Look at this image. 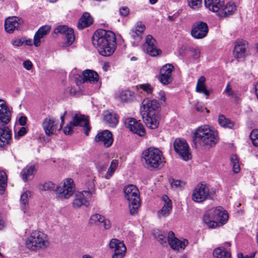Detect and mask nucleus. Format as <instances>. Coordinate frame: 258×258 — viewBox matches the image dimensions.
Wrapping results in <instances>:
<instances>
[{"label": "nucleus", "instance_id": "nucleus-42", "mask_svg": "<svg viewBox=\"0 0 258 258\" xmlns=\"http://www.w3.org/2000/svg\"><path fill=\"white\" fill-rule=\"evenodd\" d=\"M30 194L29 191H25L23 193L20 198V202L21 204L23 205L22 207V210L25 212V210H26L28 208V196Z\"/></svg>", "mask_w": 258, "mask_h": 258}, {"label": "nucleus", "instance_id": "nucleus-55", "mask_svg": "<svg viewBox=\"0 0 258 258\" xmlns=\"http://www.w3.org/2000/svg\"><path fill=\"white\" fill-rule=\"evenodd\" d=\"M101 224H103V226L105 229H108L111 227V224L110 221L106 219L104 217L103 221H101Z\"/></svg>", "mask_w": 258, "mask_h": 258}, {"label": "nucleus", "instance_id": "nucleus-27", "mask_svg": "<svg viewBox=\"0 0 258 258\" xmlns=\"http://www.w3.org/2000/svg\"><path fill=\"white\" fill-rule=\"evenodd\" d=\"M51 27L48 25L41 26L34 36L33 44L38 47L40 46L41 39L47 35L50 31Z\"/></svg>", "mask_w": 258, "mask_h": 258}, {"label": "nucleus", "instance_id": "nucleus-9", "mask_svg": "<svg viewBox=\"0 0 258 258\" xmlns=\"http://www.w3.org/2000/svg\"><path fill=\"white\" fill-rule=\"evenodd\" d=\"M75 126L83 127L84 132L86 136H88L91 130L89 120L85 118V116L80 113H76L72 117V120L66 125L63 130L66 135H69L73 133Z\"/></svg>", "mask_w": 258, "mask_h": 258}, {"label": "nucleus", "instance_id": "nucleus-50", "mask_svg": "<svg viewBox=\"0 0 258 258\" xmlns=\"http://www.w3.org/2000/svg\"><path fill=\"white\" fill-rule=\"evenodd\" d=\"M12 44L15 46L20 47L24 43V39H15L12 40Z\"/></svg>", "mask_w": 258, "mask_h": 258}, {"label": "nucleus", "instance_id": "nucleus-1", "mask_svg": "<svg viewBox=\"0 0 258 258\" xmlns=\"http://www.w3.org/2000/svg\"><path fill=\"white\" fill-rule=\"evenodd\" d=\"M91 40L98 53L103 56H110L116 48V35L112 31L97 29L92 36Z\"/></svg>", "mask_w": 258, "mask_h": 258}, {"label": "nucleus", "instance_id": "nucleus-10", "mask_svg": "<svg viewBox=\"0 0 258 258\" xmlns=\"http://www.w3.org/2000/svg\"><path fill=\"white\" fill-rule=\"evenodd\" d=\"M214 194L206 184L199 183L193 190L192 200L196 203H203L207 200L213 199Z\"/></svg>", "mask_w": 258, "mask_h": 258}, {"label": "nucleus", "instance_id": "nucleus-44", "mask_svg": "<svg viewBox=\"0 0 258 258\" xmlns=\"http://www.w3.org/2000/svg\"><path fill=\"white\" fill-rule=\"evenodd\" d=\"M250 138L254 146L258 147V130H253L250 135Z\"/></svg>", "mask_w": 258, "mask_h": 258}, {"label": "nucleus", "instance_id": "nucleus-60", "mask_svg": "<svg viewBox=\"0 0 258 258\" xmlns=\"http://www.w3.org/2000/svg\"><path fill=\"white\" fill-rule=\"evenodd\" d=\"M232 168H233V171L234 173H238L240 170V167L239 162H238V163H237V164H233V165L232 166Z\"/></svg>", "mask_w": 258, "mask_h": 258}, {"label": "nucleus", "instance_id": "nucleus-63", "mask_svg": "<svg viewBox=\"0 0 258 258\" xmlns=\"http://www.w3.org/2000/svg\"><path fill=\"white\" fill-rule=\"evenodd\" d=\"M24 43L26 45H29V46H32L33 45L32 40L31 39H29L27 40L24 39Z\"/></svg>", "mask_w": 258, "mask_h": 258}, {"label": "nucleus", "instance_id": "nucleus-25", "mask_svg": "<svg viewBox=\"0 0 258 258\" xmlns=\"http://www.w3.org/2000/svg\"><path fill=\"white\" fill-rule=\"evenodd\" d=\"M58 121H56L54 118L46 117L44 119L42 127L46 135L50 136L54 135L57 131Z\"/></svg>", "mask_w": 258, "mask_h": 258}, {"label": "nucleus", "instance_id": "nucleus-6", "mask_svg": "<svg viewBox=\"0 0 258 258\" xmlns=\"http://www.w3.org/2000/svg\"><path fill=\"white\" fill-rule=\"evenodd\" d=\"M228 219V214L222 207L208 211L203 218V222L211 229L221 226L226 224Z\"/></svg>", "mask_w": 258, "mask_h": 258}, {"label": "nucleus", "instance_id": "nucleus-34", "mask_svg": "<svg viewBox=\"0 0 258 258\" xmlns=\"http://www.w3.org/2000/svg\"><path fill=\"white\" fill-rule=\"evenodd\" d=\"M218 121L220 126L224 128L230 129L234 128V122L231 121L230 119L226 118L223 114H220L219 115Z\"/></svg>", "mask_w": 258, "mask_h": 258}, {"label": "nucleus", "instance_id": "nucleus-18", "mask_svg": "<svg viewBox=\"0 0 258 258\" xmlns=\"http://www.w3.org/2000/svg\"><path fill=\"white\" fill-rule=\"evenodd\" d=\"M92 196L91 191L83 190L76 194L75 198L73 202V206L75 208H80L82 206L88 207L90 203L88 199H90Z\"/></svg>", "mask_w": 258, "mask_h": 258}, {"label": "nucleus", "instance_id": "nucleus-30", "mask_svg": "<svg viewBox=\"0 0 258 258\" xmlns=\"http://www.w3.org/2000/svg\"><path fill=\"white\" fill-rule=\"evenodd\" d=\"M162 199L164 204L161 209L158 212V216L159 217L168 216L172 209V201L167 195H163Z\"/></svg>", "mask_w": 258, "mask_h": 258}, {"label": "nucleus", "instance_id": "nucleus-59", "mask_svg": "<svg viewBox=\"0 0 258 258\" xmlns=\"http://www.w3.org/2000/svg\"><path fill=\"white\" fill-rule=\"evenodd\" d=\"M27 134V130L25 127H21L18 132V135L19 137H22Z\"/></svg>", "mask_w": 258, "mask_h": 258}, {"label": "nucleus", "instance_id": "nucleus-23", "mask_svg": "<svg viewBox=\"0 0 258 258\" xmlns=\"http://www.w3.org/2000/svg\"><path fill=\"white\" fill-rule=\"evenodd\" d=\"M12 131L7 126L0 127V150H4L11 145Z\"/></svg>", "mask_w": 258, "mask_h": 258}, {"label": "nucleus", "instance_id": "nucleus-29", "mask_svg": "<svg viewBox=\"0 0 258 258\" xmlns=\"http://www.w3.org/2000/svg\"><path fill=\"white\" fill-rule=\"evenodd\" d=\"M103 120L109 126L114 127L118 123L119 116L115 113L110 112L108 110H105L103 112Z\"/></svg>", "mask_w": 258, "mask_h": 258}, {"label": "nucleus", "instance_id": "nucleus-22", "mask_svg": "<svg viewBox=\"0 0 258 258\" xmlns=\"http://www.w3.org/2000/svg\"><path fill=\"white\" fill-rule=\"evenodd\" d=\"M23 23V21L20 17L16 16L9 17L5 21V30L9 33H12L15 30L20 29Z\"/></svg>", "mask_w": 258, "mask_h": 258}, {"label": "nucleus", "instance_id": "nucleus-48", "mask_svg": "<svg viewBox=\"0 0 258 258\" xmlns=\"http://www.w3.org/2000/svg\"><path fill=\"white\" fill-rule=\"evenodd\" d=\"M190 51L192 53V57L194 59H198L200 57L201 51L199 47L191 48Z\"/></svg>", "mask_w": 258, "mask_h": 258}, {"label": "nucleus", "instance_id": "nucleus-19", "mask_svg": "<svg viewBox=\"0 0 258 258\" xmlns=\"http://www.w3.org/2000/svg\"><path fill=\"white\" fill-rule=\"evenodd\" d=\"M248 43L242 39H238L234 42L233 55L237 60L243 59L247 55L246 48Z\"/></svg>", "mask_w": 258, "mask_h": 258}, {"label": "nucleus", "instance_id": "nucleus-15", "mask_svg": "<svg viewBox=\"0 0 258 258\" xmlns=\"http://www.w3.org/2000/svg\"><path fill=\"white\" fill-rule=\"evenodd\" d=\"M174 70V67L172 64L167 63L163 66L160 71L159 81L163 85L171 84L173 80L172 73Z\"/></svg>", "mask_w": 258, "mask_h": 258}, {"label": "nucleus", "instance_id": "nucleus-49", "mask_svg": "<svg viewBox=\"0 0 258 258\" xmlns=\"http://www.w3.org/2000/svg\"><path fill=\"white\" fill-rule=\"evenodd\" d=\"M130 9L126 7H121L119 9V14L122 17H127L130 14Z\"/></svg>", "mask_w": 258, "mask_h": 258}, {"label": "nucleus", "instance_id": "nucleus-37", "mask_svg": "<svg viewBox=\"0 0 258 258\" xmlns=\"http://www.w3.org/2000/svg\"><path fill=\"white\" fill-rule=\"evenodd\" d=\"M8 177L6 173L0 170V195L4 194L7 186Z\"/></svg>", "mask_w": 258, "mask_h": 258}, {"label": "nucleus", "instance_id": "nucleus-64", "mask_svg": "<svg viewBox=\"0 0 258 258\" xmlns=\"http://www.w3.org/2000/svg\"><path fill=\"white\" fill-rule=\"evenodd\" d=\"M254 89H255V94H256V96L258 99V82L255 84Z\"/></svg>", "mask_w": 258, "mask_h": 258}, {"label": "nucleus", "instance_id": "nucleus-41", "mask_svg": "<svg viewBox=\"0 0 258 258\" xmlns=\"http://www.w3.org/2000/svg\"><path fill=\"white\" fill-rule=\"evenodd\" d=\"M104 216L99 214H95L92 215L89 219V224L92 226L94 224L99 225L101 221H103Z\"/></svg>", "mask_w": 258, "mask_h": 258}, {"label": "nucleus", "instance_id": "nucleus-7", "mask_svg": "<svg viewBox=\"0 0 258 258\" xmlns=\"http://www.w3.org/2000/svg\"><path fill=\"white\" fill-rule=\"evenodd\" d=\"M26 246L30 250L39 251L48 247L49 242L46 234L40 231H33L26 240Z\"/></svg>", "mask_w": 258, "mask_h": 258}, {"label": "nucleus", "instance_id": "nucleus-54", "mask_svg": "<svg viewBox=\"0 0 258 258\" xmlns=\"http://www.w3.org/2000/svg\"><path fill=\"white\" fill-rule=\"evenodd\" d=\"M195 109L197 111L199 112H203L205 110H206V111L207 112H209V110L207 109L206 107H205L200 104H197L196 105Z\"/></svg>", "mask_w": 258, "mask_h": 258}, {"label": "nucleus", "instance_id": "nucleus-47", "mask_svg": "<svg viewBox=\"0 0 258 258\" xmlns=\"http://www.w3.org/2000/svg\"><path fill=\"white\" fill-rule=\"evenodd\" d=\"M139 86L140 88L147 93L151 94L152 93L153 88L151 87L150 84L148 83L140 84Z\"/></svg>", "mask_w": 258, "mask_h": 258}, {"label": "nucleus", "instance_id": "nucleus-5", "mask_svg": "<svg viewBox=\"0 0 258 258\" xmlns=\"http://www.w3.org/2000/svg\"><path fill=\"white\" fill-rule=\"evenodd\" d=\"M204 3L206 8L220 18H228L237 10L235 4L231 2L225 4V0H204Z\"/></svg>", "mask_w": 258, "mask_h": 258}, {"label": "nucleus", "instance_id": "nucleus-4", "mask_svg": "<svg viewBox=\"0 0 258 258\" xmlns=\"http://www.w3.org/2000/svg\"><path fill=\"white\" fill-rule=\"evenodd\" d=\"M37 188L40 191L54 190L59 198L68 199L73 195L75 185L73 179L68 178L64 181L62 186H56L54 183L47 181L39 184Z\"/></svg>", "mask_w": 258, "mask_h": 258}, {"label": "nucleus", "instance_id": "nucleus-33", "mask_svg": "<svg viewBox=\"0 0 258 258\" xmlns=\"http://www.w3.org/2000/svg\"><path fill=\"white\" fill-rule=\"evenodd\" d=\"M99 79V75L94 71L86 70L82 73L83 83L89 82L90 83H96Z\"/></svg>", "mask_w": 258, "mask_h": 258}, {"label": "nucleus", "instance_id": "nucleus-13", "mask_svg": "<svg viewBox=\"0 0 258 258\" xmlns=\"http://www.w3.org/2000/svg\"><path fill=\"white\" fill-rule=\"evenodd\" d=\"M124 123L132 133L140 137H143L146 134V130L140 120H137L133 117H128L125 118Z\"/></svg>", "mask_w": 258, "mask_h": 258}, {"label": "nucleus", "instance_id": "nucleus-46", "mask_svg": "<svg viewBox=\"0 0 258 258\" xmlns=\"http://www.w3.org/2000/svg\"><path fill=\"white\" fill-rule=\"evenodd\" d=\"M188 3L190 8L195 9L200 6L202 0H188Z\"/></svg>", "mask_w": 258, "mask_h": 258}, {"label": "nucleus", "instance_id": "nucleus-12", "mask_svg": "<svg viewBox=\"0 0 258 258\" xmlns=\"http://www.w3.org/2000/svg\"><path fill=\"white\" fill-rule=\"evenodd\" d=\"M174 151L184 161H187L191 159V155L189 152V146L184 140L176 139L173 143Z\"/></svg>", "mask_w": 258, "mask_h": 258}, {"label": "nucleus", "instance_id": "nucleus-43", "mask_svg": "<svg viewBox=\"0 0 258 258\" xmlns=\"http://www.w3.org/2000/svg\"><path fill=\"white\" fill-rule=\"evenodd\" d=\"M170 186L173 188H181L185 185V182L180 180H176L173 178L169 179Z\"/></svg>", "mask_w": 258, "mask_h": 258}, {"label": "nucleus", "instance_id": "nucleus-56", "mask_svg": "<svg viewBox=\"0 0 258 258\" xmlns=\"http://www.w3.org/2000/svg\"><path fill=\"white\" fill-rule=\"evenodd\" d=\"M255 253H252L249 255H244L241 252L238 253L237 254L238 258H254L255 256Z\"/></svg>", "mask_w": 258, "mask_h": 258}, {"label": "nucleus", "instance_id": "nucleus-35", "mask_svg": "<svg viewBox=\"0 0 258 258\" xmlns=\"http://www.w3.org/2000/svg\"><path fill=\"white\" fill-rule=\"evenodd\" d=\"M132 96V93L128 90H120L116 94V97L122 103L128 102Z\"/></svg>", "mask_w": 258, "mask_h": 258}, {"label": "nucleus", "instance_id": "nucleus-52", "mask_svg": "<svg viewBox=\"0 0 258 258\" xmlns=\"http://www.w3.org/2000/svg\"><path fill=\"white\" fill-rule=\"evenodd\" d=\"M23 66L26 70L29 71L32 69L33 64L30 60H26L23 61Z\"/></svg>", "mask_w": 258, "mask_h": 258}, {"label": "nucleus", "instance_id": "nucleus-62", "mask_svg": "<svg viewBox=\"0 0 258 258\" xmlns=\"http://www.w3.org/2000/svg\"><path fill=\"white\" fill-rule=\"evenodd\" d=\"M67 90H68L69 93L72 95H75L77 93V91L74 87H69Z\"/></svg>", "mask_w": 258, "mask_h": 258}, {"label": "nucleus", "instance_id": "nucleus-38", "mask_svg": "<svg viewBox=\"0 0 258 258\" xmlns=\"http://www.w3.org/2000/svg\"><path fill=\"white\" fill-rule=\"evenodd\" d=\"M152 234L155 238L162 245L167 244V238L165 234H162V232L158 230H154Z\"/></svg>", "mask_w": 258, "mask_h": 258}, {"label": "nucleus", "instance_id": "nucleus-26", "mask_svg": "<svg viewBox=\"0 0 258 258\" xmlns=\"http://www.w3.org/2000/svg\"><path fill=\"white\" fill-rule=\"evenodd\" d=\"M11 120V112L5 100L0 99V121L4 125Z\"/></svg>", "mask_w": 258, "mask_h": 258}, {"label": "nucleus", "instance_id": "nucleus-51", "mask_svg": "<svg viewBox=\"0 0 258 258\" xmlns=\"http://www.w3.org/2000/svg\"><path fill=\"white\" fill-rule=\"evenodd\" d=\"M224 93H226L228 96L231 97H234L235 95L234 91L230 88V84L229 83L227 84Z\"/></svg>", "mask_w": 258, "mask_h": 258}, {"label": "nucleus", "instance_id": "nucleus-17", "mask_svg": "<svg viewBox=\"0 0 258 258\" xmlns=\"http://www.w3.org/2000/svg\"><path fill=\"white\" fill-rule=\"evenodd\" d=\"M53 32L56 34L60 33L64 35V39H66V46L71 45L75 40L74 30L67 25L58 26L54 30Z\"/></svg>", "mask_w": 258, "mask_h": 258}, {"label": "nucleus", "instance_id": "nucleus-36", "mask_svg": "<svg viewBox=\"0 0 258 258\" xmlns=\"http://www.w3.org/2000/svg\"><path fill=\"white\" fill-rule=\"evenodd\" d=\"M34 171L35 167L34 165L27 166L21 172V176L22 179L25 182H27L30 177L33 176Z\"/></svg>", "mask_w": 258, "mask_h": 258}, {"label": "nucleus", "instance_id": "nucleus-57", "mask_svg": "<svg viewBox=\"0 0 258 258\" xmlns=\"http://www.w3.org/2000/svg\"><path fill=\"white\" fill-rule=\"evenodd\" d=\"M27 118L25 116H21L19 117V123L20 125L24 126L26 124L27 122Z\"/></svg>", "mask_w": 258, "mask_h": 258}, {"label": "nucleus", "instance_id": "nucleus-58", "mask_svg": "<svg viewBox=\"0 0 258 258\" xmlns=\"http://www.w3.org/2000/svg\"><path fill=\"white\" fill-rule=\"evenodd\" d=\"M230 159L232 166L233 165V164H237L238 163V162H239V158L236 155H232L231 156Z\"/></svg>", "mask_w": 258, "mask_h": 258}, {"label": "nucleus", "instance_id": "nucleus-40", "mask_svg": "<svg viewBox=\"0 0 258 258\" xmlns=\"http://www.w3.org/2000/svg\"><path fill=\"white\" fill-rule=\"evenodd\" d=\"M118 166V161L116 160H113L110 163V166L108 169V170L104 176V177L106 179H110L113 174L114 173L115 170Z\"/></svg>", "mask_w": 258, "mask_h": 258}, {"label": "nucleus", "instance_id": "nucleus-45", "mask_svg": "<svg viewBox=\"0 0 258 258\" xmlns=\"http://www.w3.org/2000/svg\"><path fill=\"white\" fill-rule=\"evenodd\" d=\"M196 91L198 92L203 93L206 95V98H208L210 94L209 90L207 89L205 85H197Z\"/></svg>", "mask_w": 258, "mask_h": 258}, {"label": "nucleus", "instance_id": "nucleus-32", "mask_svg": "<svg viewBox=\"0 0 258 258\" xmlns=\"http://www.w3.org/2000/svg\"><path fill=\"white\" fill-rule=\"evenodd\" d=\"M145 29V26L142 22H138L136 27L132 30L130 33L132 37L137 42L141 41L142 34Z\"/></svg>", "mask_w": 258, "mask_h": 258}, {"label": "nucleus", "instance_id": "nucleus-39", "mask_svg": "<svg viewBox=\"0 0 258 258\" xmlns=\"http://www.w3.org/2000/svg\"><path fill=\"white\" fill-rule=\"evenodd\" d=\"M225 253L231 254L228 250L226 249L224 246H220L214 249L213 254L215 258H226Z\"/></svg>", "mask_w": 258, "mask_h": 258}, {"label": "nucleus", "instance_id": "nucleus-24", "mask_svg": "<svg viewBox=\"0 0 258 258\" xmlns=\"http://www.w3.org/2000/svg\"><path fill=\"white\" fill-rule=\"evenodd\" d=\"M167 241L170 247L174 250L184 249L188 243V240L186 239L181 241L175 237L174 233L172 231H170L168 233Z\"/></svg>", "mask_w": 258, "mask_h": 258}, {"label": "nucleus", "instance_id": "nucleus-21", "mask_svg": "<svg viewBox=\"0 0 258 258\" xmlns=\"http://www.w3.org/2000/svg\"><path fill=\"white\" fill-rule=\"evenodd\" d=\"M94 141L99 144H103L105 148H109L113 142L112 134L108 130L103 131L95 136Z\"/></svg>", "mask_w": 258, "mask_h": 258}, {"label": "nucleus", "instance_id": "nucleus-20", "mask_svg": "<svg viewBox=\"0 0 258 258\" xmlns=\"http://www.w3.org/2000/svg\"><path fill=\"white\" fill-rule=\"evenodd\" d=\"M156 42V40L151 35H148L146 37V41L143 45L144 50L152 56H157L162 53V50L157 48L155 45Z\"/></svg>", "mask_w": 258, "mask_h": 258}, {"label": "nucleus", "instance_id": "nucleus-31", "mask_svg": "<svg viewBox=\"0 0 258 258\" xmlns=\"http://www.w3.org/2000/svg\"><path fill=\"white\" fill-rule=\"evenodd\" d=\"M94 22V19L88 12H84L79 19L77 28L79 30H83L89 27Z\"/></svg>", "mask_w": 258, "mask_h": 258}, {"label": "nucleus", "instance_id": "nucleus-14", "mask_svg": "<svg viewBox=\"0 0 258 258\" xmlns=\"http://www.w3.org/2000/svg\"><path fill=\"white\" fill-rule=\"evenodd\" d=\"M209 32L208 24L203 21L195 22L191 30V35L195 38L201 39L205 38Z\"/></svg>", "mask_w": 258, "mask_h": 258}, {"label": "nucleus", "instance_id": "nucleus-3", "mask_svg": "<svg viewBox=\"0 0 258 258\" xmlns=\"http://www.w3.org/2000/svg\"><path fill=\"white\" fill-rule=\"evenodd\" d=\"M141 160L144 167L151 171L162 168L165 163L162 151L153 147L148 148L143 151Z\"/></svg>", "mask_w": 258, "mask_h": 258}, {"label": "nucleus", "instance_id": "nucleus-61", "mask_svg": "<svg viewBox=\"0 0 258 258\" xmlns=\"http://www.w3.org/2000/svg\"><path fill=\"white\" fill-rule=\"evenodd\" d=\"M206 78L204 76H201L198 79L197 85H205Z\"/></svg>", "mask_w": 258, "mask_h": 258}, {"label": "nucleus", "instance_id": "nucleus-53", "mask_svg": "<svg viewBox=\"0 0 258 258\" xmlns=\"http://www.w3.org/2000/svg\"><path fill=\"white\" fill-rule=\"evenodd\" d=\"M158 99L161 103H165L166 102L165 93L163 91H160L158 93Z\"/></svg>", "mask_w": 258, "mask_h": 258}, {"label": "nucleus", "instance_id": "nucleus-28", "mask_svg": "<svg viewBox=\"0 0 258 258\" xmlns=\"http://www.w3.org/2000/svg\"><path fill=\"white\" fill-rule=\"evenodd\" d=\"M143 120L146 126L152 130L156 129L159 125L160 116L159 114L152 115H142Z\"/></svg>", "mask_w": 258, "mask_h": 258}, {"label": "nucleus", "instance_id": "nucleus-16", "mask_svg": "<svg viewBox=\"0 0 258 258\" xmlns=\"http://www.w3.org/2000/svg\"><path fill=\"white\" fill-rule=\"evenodd\" d=\"M109 247L114 251L112 258H123L125 256L126 248L123 241L113 238L109 243Z\"/></svg>", "mask_w": 258, "mask_h": 258}, {"label": "nucleus", "instance_id": "nucleus-11", "mask_svg": "<svg viewBox=\"0 0 258 258\" xmlns=\"http://www.w3.org/2000/svg\"><path fill=\"white\" fill-rule=\"evenodd\" d=\"M160 105L158 100L156 99L150 100L146 99L142 102L141 107L142 115H152L159 114Z\"/></svg>", "mask_w": 258, "mask_h": 258}, {"label": "nucleus", "instance_id": "nucleus-2", "mask_svg": "<svg viewBox=\"0 0 258 258\" xmlns=\"http://www.w3.org/2000/svg\"><path fill=\"white\" fill-rule=\"evenodd\" d=\"M219 141L218 132L213 130L207 125L198 127L193 136V141L195 144H199L208 149L215 146Z\"/></svg>", "mask_w": 258, "mask_h": 258}, {"label": "nucleus", "instance_id": "nucleus-8", "mask_svg": "<svg viewBox=\"0 0 258 258\" xmlns=\"http://www.w3.org/2000/svg\"><path fill=\"white\" fill-rule=\"evenodd\" d=\"M123 192L128 201L130 212L131 215H134L137 213L140 206L139 191L135 185L128 184L124 187Z\"/></svg>", "mask_w": 258, "mask_h": 258}]
</instances>
